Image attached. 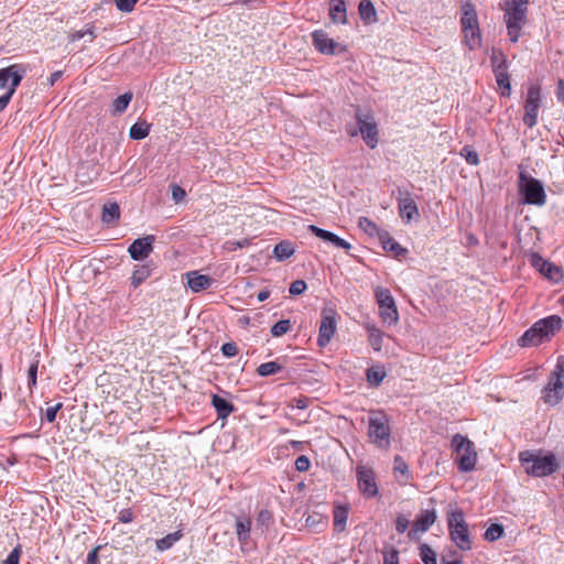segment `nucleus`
<instances>
[{
    "mask_svg": "<svg viewBox=\"0 0 564 564\" xmlns=\"http://www.w3.org/2000/svg\"><path fill=\"white\" fill-rule=\"evenodd\" d=\"M518 459L524 473L534 478L549 477L560 469V460L553 452L527 449L519 453Z\"/></svg>",
    "mask_w": 564,
    "mask_h": 564,
    "instance_id": "nucleus-1",
    "label": "nucleus"
},
{
    "mask_svg": "<svg viewBox=\"0 0 564 564\" xmlns=\"http://www.w3.org/2000/svg\"><path fill=\"white\" fill-rule=\"evenodd\" d=\"M562 328V318L557 315L536 321L524 334L518 339L521 347H535L542 343L550 341L551 338Z\"/></svg>",
    "mask_w": 564,
    "mask_h": 564,
    "instance_id": "nucleus-2",
    "label": "nucleus"
},
{
    "mask_svg": "<svg viewBox=\"0 0 564 564\" xmlns=\"http://www.w3.org/2000/svg\"><path fill=\"white\" fill-rule=\"evenodd\" d=\"M448 534L452 542L463 552L473 549L469 527L462 509H454L447 516Z\"/></svg>",
    "mask_w": 564,
    "mask_h": 564,
    "instance_id": "nucleus-3",
    "label": "nucleus"
},
{
    "mask_svg": "<svg viewBox=\"0 0 564 564\" xmlns=\"http://www.w3.org/2000/svg\"><path fill=\"white\" fill-rule=\"evenodd\" d=\"M391 427L388 415L382 411H370L368 420V436L372 444L381 449L391 446Z\"/></svg>",
    "mask_w": 564,
    "mask_h": 564,
    "instance_id": "nucleus-4",
    "label": "nucleus"
},
{
    "mask_svg": "<svg viewBox=\"0 0 564 564\" xmlns=\"http://www.w3.org/2000/svg\"><path fill=\"white\" fill-rule=\"evenodd\" d=\"M529 0H511L507 2L505 21L507 24L510 41L516 43L520 36V31L527 20Z\"/></svg>",
    "mask_w": 564,
    "mask_h": 564,
    "instance_id": "nucleus-5",
    "label": "nucleus"
},
{
    "mask_svg": "<svg viewBox=\"0 0 564 564\" xmlns=\"http://www.w3.org/2000/svg\"><path fill=\"white\" fill-rule=\"evenodd\" d=\"M542 399L546 404L555 405L564 397V356L557 357L554 370L551 372L549 382L543 389Z\"/></svg>",
    "mask_w": 564,
    "mask_h": 564,
    "instance_id": "nucleus-6",
    "label": "nucleus"
},
{
    "mask_svg": "<svg viewBox=\"0 0 564 564\" xmlns=\"http://www.w3.org/2000/svg\"><path fill=\"white\" fill-rule=\"evenodd\" d=\"M519 193L524 204L543 206L546 203V194L542 182L521 172L518 181Z\"/></svg>",
    "mask_w": 564,
    "mask_h": 564,
    "instance_id": "nucleus-7",
    "label": "nucleus"
},
{
    "mask_svg": "<svg viewBox=\"0 0 564 564\" xmlns=\"http://www.w3.org/2000/svg\"><path fill=\"white\" fill-rule=\"evenodd\" d=\"M452 445L457 455L458 469L464 473L471 471L477 462V454L474 451L473 443L467 437L456 434L452 440Z\"/></svg>",
    "mask_w": 564,
    "mask_h": 564,
    "instance_id": "nucleus-8",
    "label": "nucleus"
},
{
    "mask_svg": "<svg viewBox=\"0 0 564 564\" xmlns=\"http://www.w3.org/2000/svg\"><path fill=\"white\" fill-rule=\"evenodd\" d=\"M375 295L379 306V314L383 323L389 325L395 324L399 321V313L391 292L388 289L378 288Z\"/></svg>",
    "mask_w": 564,
    "mask_h": 564,
    "instance_id": "nucleus-9",
    "label": "nucleus"
},
{
    "mask_svg": "<svg viewBox=\"0 0 564 564\" xmlns=\"http://www.w3.org/2000/svg\"><path fill=\"white\" fill-rule=\"evenodd\" d=\"M541 108V87L532 84L528 88L527 98L524 102L523 123L532 129L538 123V115Z\"/></svg>",
    "mask_w": 564,
    "mask_h": 564,
    "instance_id": "nucleus-10",
    "label": "nucleus"
},
{
    "mask_svg": "<svg viewBox=\"0 0 564 564\" xmlns=\"http://www.w3.org/2000/svg\"><path fill=\"white\" fill-rule=\"evenodd\" d=\"M356 121L366 144L375 149L378 144V128L373 116L368 112L357 111Z\"/></svg>",
    "mask_w": 564,
    "mask_h": 564,
    "instance_id": "nucleus-11",
    "label": "nucleus"
},
{
    "mask_svg": "<svg viewBox=\"0 0 564 564\" xmlns=\"http://www.w3.org/2000/svg\"><path fill=\"white\" fill-rule=\"evenodd\" d=\"M337 313L332 307H325L322 311V319L317 343L319 347H325L329 344L337 329Z\"/></svg>",
    "mask_w": 564,
    "mask_h": 564,
    "instance_id": "nucleus-12",
    "label": "nucleus"
},
{
    "mask_svg": "<svg viewBox=\"0 0 564 564\" xmlns=\"http://www.w3.org/2000/svg\"><path fill=\"white\" fill-rule=\"evenodd\" d=\"M356 476L358 489L366 498H373L378 496L379 489L376 481V475L371 468L359 465L356 468Z\"/></svg>",
    "mask_w": 564,
    "mask_h": 564,
    "instance_id": "nucleus-13",
    "label": "nucleus"
},
{
    "mask_svg": "<svg viewBox=\"0 0 564 564\" xmlns=\"http://www.w3.org/2000/svg\"><path fill=\"white\" fill-rule=\"evenodd\" d=\"M314 47L325 55H339L346 52V45L336 42L329 37L324 30H316L312 33Z\"/></svg>",
    "mask_w": 564,
    "mask_h": 564,
    "instance_id": "nucleus-14",
    "label": "nucleus"
},
{
    "mask_svg": "<svg viewBox=\"0 0 564 564\" xmlns=\"http://www.w3.org/2000/svg\"><path fill=\"white\" fill-rule=\"evenodd\" d=\"M25 73L26 67L22 64H12L0 68V89H13L15 91Z\"/></svg>",
    "mask_w": 564,
    "mask_h": 564,
    "instance_id": "nucleus-15",
    "label": "nucleus"
},
{
    "mask_svg": "<svg viewBox=\"0 0 564 564\" xmlns=\"http://www.w3.org/2000/svg\"><path fill=\"white\" fill-rule=\"evenodd\" d=\"M436 519L437 516L434 509L423 511L414 521L413 528L409 531V539L416 540L419 538V533L426 532L435 523Z\"/></svg>",
    "mask_w": 564,
    "mask_h": 564,
    "instance_id": "nucleus-16",
    "label": "nucleus"
},
{
    "mask_svg": "<svg viewBox=\"0 0 564 564\" xmlns=\"http://www.w3.org/2000/svg\"><path fill=\"white\" fill-rule=\"evenodd\" d=\"M154 240L152 235L135 239L128 249L130 257L138 261L145 259L153 251Z\"/></svg>",
    "mask_w": 564,
    "mask_h": 564,
    "instance_id": "nucleus-17",
    "label": "nucleus"
},
{
    "mask_svg": "<svg viewBox=\"0 0 564 564\" xmlns=\"http://www.w3.org/2000/svg\"><path fill=\"white\" fill-rule=\"evenodd\" d=\"M398 207L401 218L405 223H410L419 218L417 205L409 193H404L398 198Z\"/></svg>",
    "mask_w": 564,
    "mask_h": 564,
    "instance_id": "nucleus-18",
    "label": "nucleus"
},
{
    "mask_svg": "<svg viewBox=\"0 0 564 564\" xmlns=\"http://www.w3.org/2000/svg\"><path fill=\"white\" fill-rule=\"evenodd\" d=\"M185 276L188 288L195 293L207 290L214 283V280L210 276L199 274L198 271H189Z\"/></svg>",
    "mask_w": 564,
    "mask_h": 564,
    "instance_id": "nucleus-19",
    "label": "nucleus"
},
{
    "mask_svg": "<svg viewBox=\"0 0 564 564\" xmlns=\"http://www.w3.org/2000/svg\"><path fill=\"white\" fill-rule=\"evenodd\" d=\"M251 519L247 516L236 517L235 530L241 547L248 544L251 532Z\"/></svg>",
    "mask_w": 564,
    "mask_h": 564,
    "instance_id": "nucleus-20",
    "label": "nucleus"
},
{
    "mask_svg": "<svg viewBox=\"0 0 564 564\" xmlns=\"http://www.w3.org/2000/svg\"><path fill=\"white\" fill-rule=\"evenodd\" d=\"M531 264L536 268L544 276L555 280L556 275L560 274V269L552 264L551 262L544 260L538 253H533L531 256Z\"/></svg>",
    "mask_w": 564,
    "mask_h": 564,
    "instance_id": "nucleus-21",
    "label": "nucleus"
},
{
    "mask_svg": "<svg viewBox=\"0 0 564 564\" xmlns=\"http://www.w3.org/2000/svg\"><path fill=\"white\" fill-rule=\"evenodd\" d=\"M462 11L463 17L460 23L463 29H473L478 26L477 12L470 0H463Z\"/></svg>",
    "mask_w": 564,
    "mask_h": 564,
    "instance_id": "nucleus-22",
    "label": "nucleus"
},
{
    "mask_svg": "<svg viewBox=\"0 0 564 564\" xmlns=\"http://www.w3.org/2000/svg\"><path fill=\"white\" fill-rule=\"evenodd\" d=\"M329 17L334 23H347L345 0H329Z\"/></svg>",
    "mask_w": 564,
    "mask_h": 564,
    "instance_id": "nucleus-23",
    "label": "nucleus"
},
{
    "mask_svg": "<svg viewBox=\"0 0 564 564\" xmlns=\"http://www.w3.org/2000/svg\"><path fill=\"white\" fill-rule=\"evenodd\" d=\"M212 404L215 408L219 419L228 417L235 410V406L232 403H230L229 401H227L226 399H224L217 394L213 395Z\"/></svg>",
    "mask_w": 564,
    "mask_h": 564,
    "instance_id": "nucleus-24",
    "label": "nucleus"
},
{
    "mask_svg": "<svg viewBox=\"0 0 564 564\" xmlns=\"http://www.w3.org/2000/svg\"><path fill=\"white\" fill-rule=\"evenodd\" d=\"M361 20L369 24L377 21V12L370 0H361L358 6Z\"/></svg>",
    "mask_w": 564,
    "mask_h": 564,
    "instance_id": "nucleus-25",
    "label": "nucleus"
},
{
    "mask_svg": "<svg viewBox=\"0 0 564 564\" xmlns=\"http://www.w3.org/2000/svg\"><path fill=\"white\" fill-rule=\"evenodd\" d=\"M349 508L347 506H336L333 511L334 528L338 532H343L346 529L348 519Z\"/></svg>",
    "mask_w": 564,
    "mask_h": 564,
    "instance_id": "nucleus-26",
    "label": "nucleus"
},
{
    "mask_svg": "<svg viewBox=\"0 0 564 564\" xmlns=\"http://www.w3.org/2000/svg\"><path fill=\"white\" fill-rule=\"evenodd\" d=\"M379 239L386 251L393 252L395 256L405 253V249H403L393 238H391L388 232L384 231L382 235H379Z\"/></svg>",
    "mask_w": 564,
    "mask_h": 564,
    "instance_id": "nucleus-27",
    "label": "nucleus"
},
{
    "mask_svg": "<svg viewBox=\"0 0 564 564\" xmlns=\"http://www.w3.org/2000/svg\"><path fill=\"white\" fill-rule=\"evenodd\" d=\"M183 534L181 531H176L165 535L164 538L158 539L155 545L158 551L163 552L171 549L177 541L182 539Z\"/></svg>",
    "mask_w": 564,
    "mask_h": 564,
    "instance_id": "nucleus-28",
    "label": "nucleus"
},
{
    "mask_svg": "<svg viewBox=\"0 0 564 564\" xmlns=\"http://www.w3.org/2000/svg\"><path fill=\"white\" fill-rule=\"evenodd\" d=\"M387 373L382 366H373L367 369L366 377L369 384L378 387L386 378Z\"/></svg>",
    "mask_w": 564,
    "mask_h": 564,
    "instance_id": "nucleus-29",
    "label": "nucleus"
},
{
    "mask_svg": "<svg viewBox=\"0 0 564 564\" xmlns=\"http://www.w3.org/2000/svg\"><path fill=\"white\" fill-rule=\"evenodd\" d=\"M366 328L368 332V340H369L371 347L376 351H380L382 349V344H383L382 333L375 325L368 324L366 326Z\"/></svg>",
    "mask_w": 564,
    "mask_h": 564,
    "instance_id": "nucleus-30",
    "label": "nucleus"
},
{
    "mask_svg": "<svg viewBox=\"0 0 564 564\" xmlns=\"http://www.w3.org/2000/svg\"><path fill=\"white\" fill-rule=\"evenodd\" d=\"M120 217V208L117 203H108L102 208V221L106 224H112Z\"/></svg>",
    "mask_w": 564,
    "mask_h": 564,
    "instance_id": "nucleus-31",
    "label": "nucleus"
},
{
    "mask_svg": "<svg viewBox=\"0 0 564 564\" xmlns=\"http://www.w3.org/2000/svg\"><path fill=\"white\" fill-rule=\"evenodd\" d=\"M294 251L292 242L281 241L274 247L273 253L278 260L283 261L293 256Z\"/></svg>",
    "mask_w": 564,
    "mask_h": 564,
    "instance_id": "nucleus-32",
    "label": "nucleus"
},
{
    "mask_svg": "<svg viewBox=\"0 0 564 564\" xmlns=\"http://www.w3.org/2000/svg\"><path fill=\"white\" fill-rule=\"evenodd\" d=\"M150 128H151V126L149 123H147L145 121H143V122H135L130 128L129 137L132 140H142V139H144V138H147L149 135Z\"/></svg>",
    "mask_w": 564,
    "mask_h": 564,
    "instance_id": "nucleus-33",
    "label": "nucleus"
},
{
    "mask_svg": "<svg viewBox=\"0 0 564 564\" xmlns=\"http://www.w3.org/2000/svg\"><path fill=\"white\" fill-rule=\"evenodd\" d=\"M151 274V268L148 264L139 265L133 271L131 276V284L133 288H138L142 282H144Z\"/></svg>",
    "mask_w": 564,
    "mask_h": 564,
    "instance_id": "nucleus-34",
    "label": "nucleus"
},
{
    "mask_svg": "<svg viewBox=\"0 0 564 564\" xmlns=\"http://www.w3.org/2000/svg\"><path fill=\"white\" fill-rule=\"evenodd\" d=\"M133 94L131 91H127L123 95L117 97L112 104V112L115 115L124 112L129 104L131 102Z\"/></svg>",
    "mask_w": 564,
    "mask_h": 564,
    "instance_id": "nucleus-35",
    "label": "nucleus"
},
{
    "mask_svg": "<svg viewBox=\"0 0 564 564\" xmlns=\"http://www.w3.org/2000/svg\"><path fill=\"white\" fill-rule=\"evenodd\" d=\"M463 32L465 34L466 44L469 46L470 50L480 46L481 37L478 26H475L473 29H463Z\"/></svg>",
    "mask_w": 564,
    "mask_h": 564,
    "instance_id": "nucleus-36",
    "label": "nucleus"
},
{
    "mask_svg": "<svg viewBox=\"0 0 564 564\" xmlns=\"http://www.w3.org/2000/svg\"><path fill=\"white\" fill-rule=\"evenodd\" d=\"M281 369H282V366L280 364H278L276 361H269V362L261 364L257 368V373L261 377H268V376L278 373L279 371H281Z\"/></svg>",
    "mask_w": 564,
    "mask_h": 564,
    "instance_id": "nucleus-37",
    "label": "nucleus"
},
{
    "mask_svg": "<svg viewBox=\"0 0 564 564\" xmlns=\"http://www.w3.org/2000/svg\"><path fill=\"white\" fill-rule=\"evenodd\" d=\"M358 226L360 229H362L369 236H378L379 237V235H382V232H380L377 225L371 219H369L367 217H360L358 220Z\"/></svg>",
    "mask_w": 564,
    "mask_h": 564,
    "instance_id": "nucleus-38",
    "label": "nucleus"
},
{
    "mask_svg": "<svg viewBox=\"0 0 564 564\" xmlns=\"http://www.w3.org/2000/svg\"><path fill=\"white\" fill-rule=\"evenodd\" d=\"M496 82L501 89V95L505 97H509L511 94V84H510V76L508 73H499L497 74Z\"/></svg>",
    "mask_w": 564,
    "mask_h": 564,
    "instance_id": "nucleus-39",
    "label": "nucleus"
},
{
    "mask_svg": "<svg viewBox=\"0 0 564 564\" xmlns=\"http://www.w3.org/2000/svg\"><path fill=\"white\" fill-rule=\"evenodd\" d=\"M420 557L424 564H437L436 553L427 544L420 546Z\"/></svg>",
    "mask_w": 564,
    "mask_h": 564,
    "instance_id": "nucleus-40",
    "label": "nucleus"
},
{
    "mask_svg": "<svg viewBox=\"0 0 564 564\" xmlns=\"http://www.w3.org/2000/svg\"><path fill=\"white\" fill-rule=\"evenodd\" d=\"M503 532L505 530L501 524L494 523L485 531L484 538L489 542H494L499 540L503 535Z\"/></svg>",
    "mask_w": 564,
    "mask_h": 564,
    "instance_id": "nucleus-41",
    "label": "nucleus"
},
{
    "mask_svg": "<svg viewBox=\"0 0 564 564\" xmlns=\"http://www.w3.org/2000/svg\"><path fill=\"white\" fill-rule=\"evenodd\" d=\"M393 463H394V466H393L394 474H401L402 477L404 478V481H408L411 474H410L408 464L404 462V459L401 456L397 455L394 457Z\"/></svg>",
    "mask_w": 564,
    "mask_h": 564,
    "instance_id": "nucleus-42",
    "label": "nucleus"
},
{
    "mask_svg": "<svg viewBox=\"0 0 564 564\" xmlns=\"http://www.w3.org/2000/svg\"><path fill=\"white\" fill-rule=\"evenodd\" d=\"M308 230L314 234L316 237H318L319 239H322L323 241L325 242H329L332 243L333 240L336 238L337 235H335L334 232L332 231H328V230H325V229H322L315 225H310L308 226Z\"/></svg>",
    "mask_w": 564,
    "mask_h": 564,
    "instance_id": "nucleus-43",
    "label": "nucleus"
},
{
    "mask_svg": "<svg viewBox=\"0 0 564 564\" xmlns=\"http://www.w3.org/2000/svg\"><path fill=\"white\" fill-rule=\"evenodd\" d=\"M291 329V322L289 319H281L271 327V334L274 337H280Z\"/></svg>",
    "mask_w": 564,
    "mask_h": 564,
    "instance_id": "nucleus-44",
    "label": "nucleus"
},
{
    "mask_svg": "<svg viewBox=\"0 0 564 564\" xmlns=\"http://www.w3.org/2000/svg\"><path fill=\"white\" fill-rule=\"evenodd\" d=\"M86 36H88V42L89 43L93 42L94 39L96 37V34H95L93 25H88L85 30H79V31H75L74 33H72L70 41L75 42V41H78V40L84 39Z\"/></svg>",
    "mask_w": 564,
    "mask_h": 564,
    "instance_id": "nucleus-45",
    "label": "nucleus"
},
{
    "mask_svg": "<svg viewBox=\"0 0 564 564\" xmlns=\"http://www.w3.org/2000/svg\"><path fill=\"white\" fill-rule=\"evenodd\" d=\"M39 368V360L34 359L28 369V386L30 389L36 386V375Z\"/></svg>",
    "mask_w": 564,
    "mask_h": 564,
    "instance_id": "nucleus-46",
    "label": "nucleus"
},
{
    "mask_svg": "<svg viewBox=\"0 0 564 564\" xmlns=\"http://www.w3.org/2000/svg\"><path fill=\"white\" fill-rule=\"evenodd\" d=\"M460 154L465 158L466 162L470 165H478L479 158L476 151H474L470 147H464L462 149Z\"/></svg>",
    "mask_w": 564,
    "mask_h": 564,
    "instance_id": "nucleus-47",
    "label": "nucleus"
},
{
    "mask_svg": "<svg viewBox=\"0 0 564 564\" xmlns=\"http://www.w3.org/2000/svg\"><path fill=\"white\" fill-rule=\"evenodd\" d=\"M383 564H399V552L394 547L383 551Z\"/></svg>",
    "mask_w": 564,
    "mask_h": 564,
    "instance_id": "nucleus-48",
    "label": "nucleus"
},
{
    "mask_svg": "<svg viewBox=\"0 0 564 564\" xmlns=\"http://www.w3.org/2000/svg\"><path fill=\"white\" fill-rule=\"evenodd\" d=\"M307 289V284L304 280H295L290 285V294L292 295H301L303 294Z\"/></svg>",
    "mask_w": 564,
    "mask_h": 564,
    "instance_id": "nucleus-49",
    "label": "nucleus"
},
{
    "mask_svg": "<svg viewBox=\"0 0 564 564\" xmlns=\"http://www.w3.org/2000/svg\"><path fill=\"white\" fill-rule=\"evenodd\" d=\"M21 546H15L7 556V558L3 561L2 564H19L20 556H21Z\"/></svg>",
    "mask_w": 564,
    "mask_h": 564,
    "instance_id": "nucleus-50",
    "label": "nucleus"
},
{
    "mask_svg": "<svg viewBox=\"0 0 564 564\" xmlns=\"http://www.w3.org/2000/svg\"><path fill=\"white\" fill-rule=\"evenodd\" d=\"M409 525H410V521H409V519L405 516L399 514L397 517V519H395V530H397L398 533H400V534L404 533L408 530Z\"/></svg>",
    "mask_w": 564,
    "mask_h": 564,
    "instance_id": "nucleus-51",
    "label": "nucleus"
},
{
    "mask_svg": "<svg viewBox=\"0 0 564 564\" xmlns=\"http://www.w3.org/2000/svg\"><path fill=\"white\" fill-rule=\"evenodd\" d=\"M272 522V513L269 510H261L257 517V523L259 525L269 527Z\"/></svg>",
    "mask_w": 564,
    "mask_h": 564,
    "instance_id": "nucleus-52",
    "label": "nucleus"
},
{
    "mask_svg": "<svg viewBox=\"0 0 564 564\" xmlns=\"http://www.w3.org/2000/svg\"><path fill=\"white\" fill-rule=\"evenodd\" d=\"M138 0H115L117 8L122 12H131Z\"/></svg>",
    "mask_w": 564,
    "mask_h": 564,
    "instance_id": "nucleus-53",
    "label": "nucleus"
},
{
    "mask_svg": "<svg viewBox=\"0 0 564 564\" xmlns=\"http://www.w3.org/2000/svg\"><path fill=\"white\" fill-rule=\"evenodd\" d=\"M221 352L226 357H235L238 354V347L235 343H225L221 346Z\"/></svg>",
    "mask_w": 564,
    "mask_h": 564,
    "instance_id": "nucleus-54",
    "label": "nucleus"
},
{
    "mask_svg": "<svg viewBox=\"0 0 564 564\" xmlns=\"http://www.w3.org/2000/svg\"><path fill=\"white\" fill-rule=\"evenodd\" d=\"M311 467V462L308 459L307 456L305 455H301L296 458L295 460V468L299 470V471H306L308 470Z\"/></svg>",
    "mask_w": 564,
    "mask_h": 564,
    "instance_id": "nucleus-55",
    "label": "nucleus"
},
{
    "mask_svg": "<svg viewBox=\"0 0 564 564\" xmlns=\"http://www.w3.org/2000/svg\"><path fill=\"white\" fill-rule=\"evenodd\" d=\"M63 404L62 403H57L55 405H52V406H48L46 410H45V419L48 421V422H54L55 419H56V414L57 412L62 409Z\"/></svg>",
    "mask_w": 564,
    "mask_h": 564,
    "instance_id": "nucleus-56",
    "label": "nucleus"
},
{
    "mask_svg": "<svg viewBox=\"0 0 564 564\" xmlns=\"http://www.w3.org/2000/svg\"><path fill=\"white\" fill-rule=\"evenodd\" d=\"M310 401L308 397L301 395L292 400V408L304 410L308 406Z\"/></svg>",
    "mask_w": 564,
    "mask_h": 564,
    "instance_id": "nucleus-57",
    "label": "nucleus"
},
{
    "mask_svg": "<svg viewBox=\"0 0 564 564\" xmlns=\"http://www.w3.org/2000/svg\"><path fill=\"white\" fill-rule=\"evenodd\" d=\"M172 198L175 203H180L185 196L186 192L178 185H172Z\"/></svg>",
    "mask_w": 564,
    "mask_h": 564,
    "instance_id": "nucleus-58",
    "label": "nucleus"
},
{
    "mask_svg": "<svg viewBox=\"0 0 564 564\" xmlns=\"http://www.w3.org/2000/svg\"><path fill=\"white\" fill-rule=\"evenodd\" d=\"M490 59H491L492 67L507 62L506 55L501 51H495V50L492 52Z\"/></svg>",
    "mask_w": 564,
    "mask_h": 564,
    "instance_id": "nucleus-59",
    "label": "nucleus"
},
{
    "mask_svg": "<svg viewBox=\"0 0 564 564\" xmlns=\"http://www.w3.org/2000/svg\"><path fill=\"white\" fill-rule=\"evenodd\" d=\"M15 91L8 89L4 95L0 96V112L6 109Z\"/></svg>",
    "mask_w": 564,
    "mask_h": 564,
    "instance_id": "nucleus-60",
    "label": "nucleus"
},
{
    "mask_svg": "<svg viewBox=\"0 0 564 564\" xmlns=\"http://www.w3.org/2000/svg\"><path fill=\"white\" fill-rule=\"evenodd\" d=\"M118 520L122 523H129L133 520V512L130 509H123L119 512Z\"/></svg>",
    "mask_w": 564,
    "mask_h": 564,
    "instance_id": "nucleus-61",
    "label": "nucleus"
},
{
    "mask_svg": "<svg viewBox=\"0 0 564 564\" xmlns=\"http://www.w3.org/2000/svg\"><path fill=\"white\" fill-rule=\"evenodd\" d=\"M332 245L336 248H340V249H344L346 251L350 250L351 249V245L346 241L345 239L336 236V238L333 240Z\"/></svg>",
    "mask_w": 564,
    "mask_h": 564,
    "instance_id": "nucleus-62",
    "label": "nucleus"
},
{
    "mask_svg": "<svg viewBox=\"0 0 564 564\" xmlns=\"http://www.w3.org/2000/svg\"><path fill=\"white\" fill-rule=\"evenodd\" d=\"M557 99L564 104V82L560 80L557 84V90H556Z\"/></svg>",
    "mask_w": 564,
    "mask_h": 564,
    "instance_id": "nucleus-63",
    "label": "nucleus"
},
{
    "mask_svg": "<svg viewBox=\"0 0 564 564\" xmlns=\"http://www.w3.org/2000/svg\"><path fill=\"white\" fill-rule=\"evenodd\" d=\"M62 72L61 70H57V72H54L53 74H51L50 78H48V84L51 86H53L61 77H62Z\"/></svg>",
    "mask_w": 564,
    "mask_h": 564,
    "instance_id": "nucleus-64",
    "label": "nucleus"
}]
</instances>
